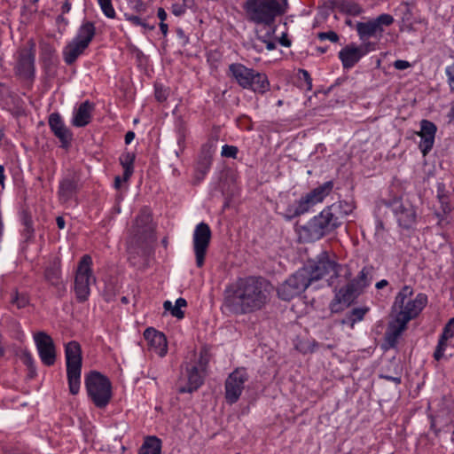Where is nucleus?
<instances>
[{
	"label": "nucleus",
	"mask_w": 454,
	"mask_h": 454,
	"mask_svg": "<svg viewBox=\"0 0 454 454\" xmlns=\"http://www.w3.org/2000/svg\"><path fill=\"white\" fill-rule=\"evenodd\" d=\"M270 283L262 277L239 278L224 291L223 306L231 314L246 315L262 309L269 301Z\"/></svg>",
	"instance_id": "nucleus-1"
},
{
	"label": "nucleus",
	"mask_w": 454,
	"mask_h": 454,
	"mask_svg": "<svg viewBox=\"0 0 454 454\" xmlns=\"http://www.w3.org/2000/svg\"><path fill=\"white\" fill-rule=\"evenodd\" d=\"M374 268L372 265H365L358 274L347 279L348 283L340 288L335 286L334 297L329 304L332 313H339L356 302V299L364 292L372 280Z\"/></svg>",
	"instance_id": "nucleus-2"
},
{
	"label": "nucleus",
	"mask_w": 454,
	"mask_h": 454,
	"mask_svg": "<svg viewBox=\"0 0 454 454\" xmlns=\"http://www.w3.org/2000/svg\"><path fill=\"white\" fill-rule=\"evenodd\" d=\"M288 8V0H246L243 4L247 20L256 26L273 25Z\"/></svg>",
	"instance_id": "nucleus-3"
},
{
	"label": "nucleus",
	"mask_w": 454,
	"mask_h": 454,
	"mask_svg": "<svg viewBox=\"0 0 454 454\" xmlns=\"http://www.w3.org/2000/svg\"><path fill=\"white\" fill-rule=\"evenodd\" d=\"M308 273L309 283L317 281L327 275H331L327 280L330 286H336L335 281L339 278L348 279L352 277L351 269L348 264H340L331 260L326 251L321 252L315 261L309 262L301 268Z\"/></svg>",
	"instance_id": "nucleus-4"
},
{
	"label": "nucleus",
	"mask_w": 454,
	"mask_h": 454,
	"mask_svg": "<svg viewBox=\"0 0 454 454\" xmlns=\"http://www.w3.org/2000/svg\"><path fill=\"white\" fill-rule=\"evenodd\" d=\"M413 293V288L406 285L402 287L395 298L393 308L399 309L396 318L404 324L416 318L427 304L426 294L419 293L414 299H411Z\"/></svg>",
	"instance_id": "nucleus-5"
},
{
	"label": "nucleus",
	"mask_w": 454,
	"mask_h": 454,
	"mask_svg": "<svg viewBox=\"0 0 454 454\" xmlns=\"http://www.w3.org/2000/svg\"><path fill=\"white\" fill-rule=\"evenodd\" d=\"M340 226L336 219L333 216V214L325 207L306 224L299 227V239L306 243L315 242Z\"/></svg>",
	"instance_id": "nucleus-6"
},
{
	"label": "nucleus",
	"mask_w": 454,
	"mask_h": 454,
	"mask_svg": "<svg viewBox=\"0 0 454 454\" xmlns=\"http://www.w3.org/2000/svg\"><path fill=\"white\" fill-rule=\"evenodd\" d=\"M84 385L90 401L98 409H105L110 403L113 392L110 380L98 371L84 376Z\"/></svg>",
	"instance_id": "nucleus-7"
},
{
	"label": "nucleus",
	"mask_w": 454,
	"mask_h": 454,
	"mask_svg": "<svg viewBox=\"0 0 454 454\" xmlns=\"http://www.w3.org/2000/svg\"><path fill=\"white\" fill-rule=\"evenodd\" d=\"M333 189V181L325 182L323 184L314 188L309 192L302 195L293 204L289 205L284 217L286 220H292L308 213L315 205L322 202L325 198L330 194Z\"/></svg>",
	"instance_id": "nucleus-8"
},
{
	"label": "nucleus",
	"mask_w": 454,
	"mask_h": 454,
	"mask_svg": "<svg viewBox=\"0 0 454 454\" xmlns=\"http://www.w3.org/2000/svg\"><path fill=\"white\" fill-rule=\"evenodd\" d=\"M65 356L69 392L75 395L79 393L81 387L82 365L81 345L75 340L69 341L65 346Z\"/></svg>",
	"instance_id": "nucleus-9"
},
{
	"label": "nucleus",
	"mask_w": 454,
	"mask_h": 454,
	"mask_svg": "<svg viewBox=\"0 0 454 454\" xmlns=\"http://www.w3.org/2000/svg\"><path fill=\"white\" fill-rule=\"evenodd\" d=\"M381 203L391 209L401 228L409 230L415 225L417 210L410 200L395 196L382 200Z\"/></svg>",
	"instance_id": "nucleus-10"
},
{
	"label": "nucleus",
	"mask_w": 454,
	"mask_h": 454,
	"mask_svg": "<svg viewBox=\"0 0 454 454\" xmlns=\"http://www.w3.org/2000/svg\"><path fill=\"white\" fill-rule=\"evenodd\" d=\"M92 258L89 254L82 256L74 277V293L79 302L88 301L90 294V281H95L92 272Z\"/></svg>",
	"instance_id": "nucleus-11"
},
{
	"label": "nucleus",
	"mask_w": 454,
	"mask_h": 454,
	"mask_svg": "<svg viewBox=\"0 0 454 454\" xmlns=\"http://www.w3.org/2000/svg\"><path fill=\"white\" fill-rule=\"evenodd\" d=\"M309 285L308 273L299 269L278 287L277 294L282 301H289L302 294Z\"/></svg>",
	"instance_id": "nucleus-12"
},
{
	"label": "nucleus",
	"mask_w": 454,
	"mask_h": 454,
	"mask_svg": "<svg viewBox=\"0 0 454 454\" xmlns=\"http://www.w3.org/2000/svg\"><path fill=\"white\" fill-rule=\"evenodd\" d=\"M35 43L29 40L26 46L19 49L14 71L16 75L26 80H34L35 74Z\"/></svg>",
	"instance_id": "nucleus-13"
},
{
	"label": "nucleus",
	"mask_w": 454,
	"mask_h": 454,
	"mask_svg": "<svg viewBox=\"0 0 454 454\" xmlns=\"http://www.w3.org/2000/svg\"><path fill=\"white\" fill-rule=\"evenodd\" d=\"M393 23L394 18L392 15L382 13L366 22H357L356 30L359 39L363 42L372 37L380 39L384 32V27H389Z\"/></svg>",
	"instance_id": "nucleus-14"
},
{
	"label": "nucleus",
	"mask_w": 454,
	"mask_h": 454,
	"mask_svg": "<svg viewBox=\"0 0 454 454\" xmlns=\"http://www.w3.org/2000/svg\"><path fill=\"white\" fill-rule=\"evenodd\" d=\"M248 379V373L244 367L236 368L228 375L224 382V397L228 404H234L239 400Z\"/></svg>",
	"instance_id": "nucleus-15"
},
{
	"label": "nucleus",
	"mask_w": 454,
	"mask_h": 454,
	"mask_svg": "<svg viewBox=\"0 0 454 454\" xmlns=\"http://www.w3.org/2000/svg\"><path fill=\"white\" fill-rule=\"evenodd\" d=\"M211 236L212 232L207 223L201 222L196 225L193 232V250L198 268H201L204 265Z\"/></svg>",
	"instance_id": "nucleus-16"
},
{
	"label": "nucleus",
	"mask_w": 454,
	"mask_h": 454,
	"mask_svg": "<svg viewBox=\"0 0 454 454\" xmlns=\"http://www.w3.org/2000/svg\"><path fill=\"white\" fill-rule=\"evenodd\" d=\"M34 340L42 363L51 366L56 362V348L52 338L44 332L34 335Z\"/></svg>",
	"instance_id": "nucleus-17"
},
{
	"label": "nucleus",
	"mask_w": 454,
	"mask_h": 454,
	"mask_svg": "<svg viewBox=\"0 0 454 454\" xmlns=\"http://www.w3.org/2000/svg\"><path fill=\"white\" fill-rule=\"evenodd\" d=\"M374 43H367L364 46L348 44L339 51V59L344 69L352 68L370 51L374 50Z\"/></svg>",
	"instance_id": "nucleus-18"
},
{
	"label": "nucleus",
	"mask_w": 454,
	"mask_h": 454,
	"mask_svg": "<svg viewBox=\"0 0 454 454\" xmlns=\"http://www.w3.org/2000/svg\"><path fill=\"white\" fill-rule=\"evenodd\" d=\"M436 199L440 207L434 211V215L438 219L437 223L441 225L454 209V204L450 201V193L443 183H438L436 185Z\"/></svg>",
	"instance_id": "nucleus-19"
},
{
	"label": "nucleus",
	"mask_w": 454,
	"mask_h": 454,
	"mask_svg": "<svg viewBox=\"0 0 454 454\" xmlns=\"http://www.w3.org/2000/svg\"><path fill=\"white\" fill-rule=\"evenodd\" d=\"M152 221V215L149 210L147 208L141 209L132 227V232L137 240L145 241L153 234V227Z\"/></svg>",
	"instance_id": "nucleus-20"
},
{
	"label": "nucleus",
	"mask_w": 454,
	"mask_h": 454,
	"mask_svg": "<svg viewBox=\"0 0 454 454\" xmlns=\"http://www.w3.org/2000/svg\"><path fill=\"white\" fill-rule=\"evenodd\" d=\"M44 279L56 289V295L59 298L64 296L67 292L65 284L61 278V263L59 258L51 262L44 270Z\"/></svg>",
	"instance_id": "nucleus-21"
},
{
	"label": "nucleus",
	"mask_w": 454,
	"mask_h": 454,
	"mask_svg": "<svg viewBox=\"0 0 454 454\" xmlns=\"http://www.w3.org/2000/svg\"><path fill=\"white\" fill-rule=\"evenodd\" d=\"M436 131L437 127L433 121L426 119L420 121V130L417 135L421 138L419 148L423 156H426L434 147Z\"/></svg>",
	"instance_id": "nucleus-22"
},
{
	"label": "nucleus",
	"mask_w": 454,
	"mask_h": 454,
	"mask_svg": "<svg viewBox=\"0 0 454 454\" xmlns=\"http://www.w3.org/2000/svg\"><path fill=\"white\" fill-rule=\"evenodd\" d=\"M431 428L436 436L440 433H451L450 440L454 443V413L445 411L438 413L432 419Z\"/></svg>",
	"instance_id": "nucleus-23"
},
{
	"label": "nucleus",
	"mask_w": 454,
	"mask_h": 454,
	"mask_svg": "<svg viewBox=\"0 0 454 454\" xmlns=\"http://www.w3.org/2000/svg\"><path fill=\"white\" fill-rule=\"evenodd\" d=\"M48 123L51 132L61 142L62 147H67L72 139V133L65 125L60 114L59 113L51 114Z\"/></svg>",
	"instance_id": "nucleus-24"
},
{
	"label": "nucleus",
	"mask_w": 454,
	"mask_h": 454,
	"mask_svg": "<svg viewBox=\"0 0 454 454\" xmlns=\"http://www.w3.org/2000/svg\"><path fill=\"white\" fill-rule=\"evenodd\" d=\"M255 69L249 68L241 63H231L228 67V76L232 78L242 89L250 87V81Z\"/></svg>",
	"instance_id": "nucleus-25"
},
{
	"label": "nucleus",
	"mask_w": 454,
	"mask_h": 454,
	"mask_svg": "<svg viewBox=\"0 0 454 454\" xmlns=\"http://www.w3.org/2000/svg\"><path fill=\"white\" fill-rule=\"evenodd\" d=\"M144 337L148 341L151 348L160 357L168 352V342L164 333L149 327L144 332Z\"/></svg>",
	"instance_id": "nucleus-26"
},
{
	"label": "nucleus",
	"mask_w": 454,
	"mask_h": 454,
	"mask_svg": "<svg viewBox=\"0 0 454 454\" xmlns=\"http://www.w3.org/2000/svg\"><path fill=\"white\" fill-rule=\"evenodd\" d=\"M212 165V154L203 147L198 156L194 170V184H200L208 173Z\"/></svg>",
	"instance_id": "nucleus-27"
},
{
	"label": "nucleus",
	"mask_w": 454,
	"mask_h": 454,
	"mask_svg": "<svg viewBox=\"0 0 454 454\" xmlns=\"http://www.w3.org/2000/svg\"><path fill=\"white\" fill-rule=\"evenodd\" d=\"M95 105L89 100L82 102L74 112L72 124L77 128L87 126L92 119V112Z\"/></svg>",
	"instance_id": "nucleus-28"
},
{
	"label": "nucleus",
	"mask_w": 454,
	"mask_h": 454,
	"mask_svg": "<svg viewBox=\"0 0 454 454\" xmlns=\"http://www.w3.org/2000/svg\"><path fill=\"white\" fill-rule=\"evenodd\" d=\"M79 178L75 176H68L59 182L58 194L62 202L69 201L78 191Z\"/></svg>",
	"instance_id": "nucleus-29"
},
{
	"label": "nucleus",
	"mask_w": 454,
	"mask_h": 454,
	"mask_svg": "<svg viewBox=\"0 0 454 454\" xmlns=\"http://www.w3.org/2000/svg\"><path fill=\"white\" fill-rule=\"evenodd\" d=\"M186 373L188 383L187 386L180 387V393H192L203 384V377L197 365L187 364Z\"/></svg>",
	"instance_id": "nucleus-30"
},
{
	"label": "nucleus",
	"mask_w": 454,
	"mask_h": 454,
	"mask_svg": "<svg viewBox=\"0 0 454 454\" xmlns=\"http://www.w3.org/2000/svg\"><path fill=\"white\" fill-rule=\"evenodd\" d=\"M88 49L79 42L71 40L63 49L62 55L65 63L68 66L73 65L79 57L84 54Z\"/></svg>",
	"instance_id": "nucleus-31"
},
{
	"label": "nucleus",
	"mask_w": 454,
	"mask_h": 454,
	"mask_svg": "<svg viewBox=\"0 0 454 454\" xmlns=\"http://www.w3.org/2000/svg\"><path fill=\"white\" fill-rule=\"evenodd\" d=\"M95 35V23L90 20H83L81 26L78 27L76 35H74L73 40L81 43L86 47H89Z\"/></svg>",
	"instance_id": "nucleus-32"
},
{
	"label": "nucleus",
	"mask_w": 454,
	"mask_h": 454,
	"mask_svg": "<svg viewBox=\"0 0 454 454\" xmlns=\"http://www.w3.org/2000/svg\"><path fill=\"white\" fill-rule=\"evenodd\" d=\"M250 81V87L245 90H252L255 94L263 95L270 89L269 78L265 73L254 71Z\"/></svg>",
	"instance_id": "nucleus-33"
},
{
	"label": "nucleus",
	"mask_w": 454,
	"mask_h": 454,
	"mask_svg": "<svg viewBox=\"0 0 454 454\" xmlns=\"http://www.w3.org/2000/svg\"><path fill=\"white\" fill-rule=\"evenodd\" d=\"M327 211L333 214V216L340 225L342 224V219L351 214L355 208L353 202L339 200L330 206L325 207Z\"/></svg>",
	"instance_id": "nucleus-34"
},
{
	"label": "nucleus",
	"mask_w": 454,
	"mask_h": 454,
	"mask_svg": "<svg viewBox=\"0 0 454 454\" xmlns=\"http://www.w3.org/2000/svg\"><path fill=\"white\" fill-rule=\"evenodd\" d=\"M407 324L395 317L394 323H391L385 333V340L389 348H395L397 344L398 338L402 333L406 329Z\"/></svg>",
	"instance_id": "nucleus-35"
},
{
	"label": "nucleus",
	"mask_w": 454,
	"mask_h": 454,
	"mask_svg": "<svg viewBox=\"0 0 454 454\" xmlns=\"http://www.w3.org/2000/svg\"><path fill=\"white\" fill-rule=\"evenodd\" d=\"M136 155L132 152H124L121 154L119 160L123 168V181L127 182L134 172V161Z\"/></svg>",
	"instance_id": "nucleus-36"
},
{
	"label": "nucleus",
	"mask_w": 454,
	"mask_h": 454,
	"mask_svg": "<svg viewBox=\"0 0 454 454\" xmlns=\"http://www.w3.org/2000/svg\"><path fill=\"white\" fill-rule=\"evenodd\" d=\"M162 442L157 436H147L139 449L138 454H160Z\"/></svg>",
	"instance_id": "nucleus-37"
},
{
	"label": "nucleus",
	"mask_w": 454,
	"mask_h": 454,
	"mask_svg": "<svg viewBox=\"0 0 454 454\" xmlns=\"http://www.w3.org/2000/svg\"><path fill=\"white\" fill-rule=\"evenodd\" d=\"M186 306V300L181 297L176 299L175 305H173L170 301H165L163 303L164 309L166 311H170V314L177 319H182L184 317V312L181 309Z\"/></svg>",
	"instance_id": "nucleus-38"
},
{
	"label": "nucleus",
	"mask_w": 454,
	"mask_h": 454,
	"mask_svg": "<svg viewBox=\"0 0 454 454\" xmlns=\"http://www.w3.org/2000/svg\"><path fill=\"white\" fill-rule=\"evenodd\" d=\"M339 11L350 16H358L363 12V8L353 0H340L337 4Z\"/></svg>",
	"instance_id": "nucleus-39"
},
{
	"label": "nucleus",
	"mask_w": 454,
	"mask_h": 454,
	"mask_svg": "<svg viewBox=\"0 0 454 454\" xmlns=\"http://www.w3.org/2000/svg\"><path fill=\"white\" fill-rule=\"evenodd\" d=\"M367 311L368 308H355L346 314L345 317L341 320V324L353 327L356 322L364 319Z\"/></svg>",
	"instance_id": "nucleus-40"
},
{
	"label": "nucleus",
	"mask_w": 454,
	"mask_h": 454,
	"mask_svg": "<svg viewBox=\"0 0 454 454\" xmlns=\"http://www.w3.org/2000/svg\"><path fill=\"white\" fill-rule=\"evenodd\" d=\"M21 223L24 226V229L22 231V236L25 238L27 241L30 240L34 238L35 235V229L33 226V219L31 215L27 212L23 211L21 214Z\"/></svg>",
	"instance_id": "nucleus-41"
},
{
	"label": "nucleus",
	"mask_w": 454,
	"mask_h": 454,
	"mask_svg": "<svg viewBox=\"0 0 454 454\" xmlns=\"http://www.w3.org/2000/svg\"><path fill=\"white\" fill-rule=\"evenodd\" d=\"M261 27L265 31L263 32V30L262 28H255V35H256V38L264 43L265 42L270 41L272 39L273 35L276 33L277 27H276V23H274L273 25H270V26H261Z\"/></svg>",
	"instance_id": "nucleus-42"
},
{
	"label": "nucleus",
	"mask_w": 454,
	"mask_h": 454,
	"mask_svg": "<svg viewBox=\"0 0 454 454\" xmlns=\"http://www.w3.org/2000/svg\"><path fill=\"white\" fill-rule=\"evenodd\" d=\"M104 15L108 19H114L116 12L112 4V0H97Z\"/></svg>",
	"instance_id": "nucleus-43"
},
{
	"label": "nucleus",
	"mask_w": 454,
	"mask_h": 454,
	"mask_svg": "<svg viewBox=\"0 0 454 454\" xmlns=\"http://www.w3.org/2000/svg\"><path fill=\"white\" fill-rule=\"evenodd\" d=\"M447 340L446 339H442V337H439V340H438V343L436 345V348L434 349V358L436 360V361H440L441 359H442L444 357V351L446 349V347H447Z\"/></svg>",
	"instance_id": "nucleus-44"
},
{
	"label": "nucleus",
	"mask_w": 454,
	"mask_h": 454,
	"mask_svg": "<svg viewBox=\"0 0 454 454\" xmlns=\"http://www.w3.org/2000/svg\"><path fill=\"white\" fill-rule=\"evenodd\" d=\"M400 10L403 12V15H402L403 23L408 27H411L412 26V21H411L412 13H411V11L408 4H402Z\"/></svg>",
	"instance_id": "nucleus-45"
},
{
	"label": "nucleus",
	"mask_w": 454,
	"mask_h": 454,
	"mask_svg": "<svg viewBox=\"0 0 454 454\" xmlns=\"http://www.w3.org/2000/svg\"><path fill=\"white\" fill-rule=\"evenodd\" d=\"M440 336L446 340H450L454 337V317H451L444 325Z\"/></svg>",
	"instance_id": "nucleus-46"
},
{
	"label": "nucleus",
	"mask_w": 454,
	"mask_h": 454,
	"mask_svg": "<svg viewBox=\"0 0 454 454\" xmlns=\"http://www.w3.org/2000/svg\"><path fill=\"white\" fill-rule=\"evenodd\" d=\"M239 149L235 145H224L222 147L221 155L226 158L237 159Z\"/></svg>",
	"instance_id": "nucleus-47"
},
{
	"label": "nucleus",
	"mask_w": 454,
	"mask_h": 454,
	"mask_svg": "<svg viewBox=\"0 0 454 454\" xmlns=\"http://www.w3.org/2000/svg\"><path fill=\"white\" fill-rule=\"evenodd\" d=\"M155 98L158 102H165L168 97V90L162 85H155L154 90Z\"/></svg>",
	"instance_id": "nucleus-48"
},
{
	"label": "nucleus",
	"mask_w": 454,
	"mask_h": 454,
	"mask_svg": "<svg viewBox=\"0 0 454 454\" xmlns=\"http://www.w3.org/2000/svg\"><path fill=\"white\" fill-rule=\"evenodd\" d=\"M317 38L320 41L329 40L332 43H337L340 39L338 34L332 30L327 32H319L317 34Z\"/></svg>",
	"instance_id": "nucleus-49"
},
{
	"label": "nucleus",
	"mask_w": 454,
	"mask_h": 454,
	"mask_svg": "<svg viewBox=\"0 0 454 454\" xmlns=\"http://www.w3.org/2000/svg\"><path fill=\"white\" fill-rule=\"evenodd\" d=\"M187 10V5L185 1L183 0L182 3H175L171 5V12L175 16H182L185 13Z\"/></svg>",
	"instance_id": "nucleus-50"
},
{
	"label": "nucleus",
	"mask_w": 454,
	"mask_h": 454,
	"mask_svg": "<svg viewBox=\"0 0 454 454\" xmlns=\"http://www.w3.org/2000/svg\"><path fill=\"white\" fill-rule=\"evenodd\" d=\"M12 304H15L18 309H23L28 304V299L24 294H15L14 297L12 300Z\"/></svg>",
	"instance_id": "nucleus-51"
},
{
	"label": "nucleus",
	"mask_w": 454,
	"mask_h": 454,
	"mask_svg": "<svg viewBox=\"0 0 454 454\" xmlns=\"http://www.w3.org/2000/svg\"><path fill=\"white\" fill-rule=\"evenodd\" d=\"M129 8L137 12H141L145 10V4L143 0H128Z\"/></svg>",
	"instance_id": "nucleus-52"
},
{
	"label": "nucleus",
	"mask_w": 454,
	"mask_h": 454,
	"mask_svg": "<svg viewBox=\"0 0 454 454\" xmlns=\"http://www.w3.org/2000/svg\"><path fill=\"white\" fill-rule=\"evenodd\" d=\"M177 144L179 146L184 147L186 137V129L184 125L180 124L176 129Z\"/></svg>",
	"instance_id": "nucleus-53"
},
{
	"label": "nucleus",
	"mask_w": 454,
	"mask_h": 454,
	"mask_svg": "<svg viewBox=\"0 0 454 454\" xmlns=\"http://www.w3.org/2000/svg\"><path fill=\"white\" fill-rule=\"evenodd\" d=\"M446 74L448 77V84L450 90H454V63L446 67Z\"/></svg>",
	"instance_id": "nucleus-54"
},
{
	"label": "nucleus",
	"mask_w": 454,
	"mask_h": 454,
	"mask_svg": "<svg viewBox=\"0 0 454 454\" xmlns=\"http://www.w3.org/2000/svg\"><path fill=\"white\" fill-rule=\"evenodd\" d=\"M300 74H301L300 78L305 82V83L307 85V90H310L312 89V78H311L309 73L305 69H301Z\"/></svg>",
	"instance_id": "nucleus-55"
},
{
	"label": "nucleus",
	"mask_w": 454,
	"mask_h": 454,
	"mask_svg": "<svg viewBox=\"0 0 454 454\" xmlns=\"http://www.w3.org/2000/svg\"><path fill=\"white\" fill-rule=\"evenodd\" d=\"M393 66L397 70H404L411 67V63L407 60L397 59L394 62Z\"/></svg>",
	"instance_id": "nucleus-56"
},
{
	"label": "nucleus",
	"mask_w": 454,
	"mask_h": 454,
	"mask_svg": "<svg viewBox=\"0 0 454 454\" xmlns=\"http://www.w3.org/2000/svg\"><path fill=\"white\" fill-rule=\"evenodd\" d=\"M176 33L178 39L181 41V44L183 46L186 45L189 43V37L185 35L184 31L182 28H176Z\"/></svg>",
	"instance_id": "nucleus-57"
},
{
	"label": "nucleus",
	"mask_w": 454,
	"mask_h": 454,
	"mask_svg": "<svg viewBox=\"0 0 454 454\" xmlns=\"http://www.w3.org/2000/svg\"><path fill=\"white\" fill-rule=\"evenodd\" d=\"M125 18L127 20L130 21L133 25L135 26H141L143 25L142 24V21L143 20L138 17V16H136V15H129V14H125Z\"/></svg>",
	"instance_id": "nucleus-58"
},
{
	"label": "nucleus",
	"mask_w": 454,
	"mask_h": 454,
	"mask_svg": "<svg viewBox=\"0 0 454 454\" xmlns=\"http://www.w3.org/2000/svg\"><path fill=\"white\" fill-rule=\"evenodd\" d=\"M157 16L160 19V22H165V20L168 17V14L162 7H160V8H158V11H157Z\"/></svg>",
	"instance_id": "nucleus-59"
},
{
	"label": "nucleus",
	"mask_w": 454,
	"mask_h": 454,
	"mask_svg": "<svg viewBox=\"0 0 454 454\" xmlns=\"http://www.w3.org/2000/svg\"><path fill=\"white\" fill-rule=\"evenodd\" d=\"M71 3L69 2V0H66L64 2V4H62L61 6V12L62 14H66V13H68L71 10Z\"/></svg>",
	"instance_id": "nucleus-60"
},
{
	"label": "nucleus",
	"mask_w": 454,
	"mask_h": 454,
	"mask_svg": "<svg viewBox=\"0 0 454 454\" xmlns=\"http://www.w3.org/2000/svg\"><path fill=\"white\" fill-rule=\"evenodd\" d=\"M381 378L386 379L387 380L392 381L395 384L398 385L401 383L402 380L401 377H393L389 375H381Z\"/></svg>",
	"instance_id": "nucleus-61"
},
{
	"label": "nucleus",
	"mask_w": 454,
	"mask_h": 454,
	"mask_svg": "<svg viewBox=\"0 0 454 454\" xmlns=\"http://www.w3.org/2000/svg\"><path fill=\"white\" fill-rule=\"evenodd\" d=\"M24 364L28 367L32 366L34 364V360L32 356L29 353L24 355Z\"/></svg>",
	"instance_id": "nucleus-62"
},
{
	"label": "nucleus",
	"mask_w": 454,
	"mask_h": 454,
	"mask_svg": "<svg viewBox=\"0 0 454 454\" xmlns=\"http://www.w3.org/2000/svg\"><path fill=\"white\" fill-rule=\"evenodd\" d=\"M134 138H135V133L133 131H128L125 134V143L127 145L130 144Z\"/></svg>",
	"instance_id": "nucleus-63"
},
{
	"label": "nucleus",
	"mask_w": 454,
	"mask_h": 454,
	"mask_svg": "<svg viewBox=\"0 0 454 454\" xmlns=\"http://www.w3.org/2000/svg\"><path fill=\"white\" fill-rule=\"evenodd\" d=\"M447 117L449 119V121H454V102L451 103L450 105V111L447 114Z\"/></svg>",
	"instance_id": "nucleus-64"
}]
</instances>
